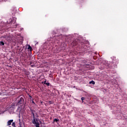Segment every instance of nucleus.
Wrapping results in <instances>:
<instances>
[{"label": "nucleus", "mask_w": 127, "mask_h": 127, "mask_svg": "<svg viewBox=\"0 0 127 127\" xmlns=\"http://www.w3.org/2000/svg\"><path fill=\"white\" fill-rule=\"evenodd\" d=\"M32 123L33 124V125L36 124V123H37V122H36V121L35 120V117L33 118Z\"/></svg>", "instance_id": "423d86ee"}, {"label": "nucleus", "mask_w": 127, "mask_h": 127, "mask_svg": "<svg viewBox=\"0 0 127 127\" xmlns=\"http://www.w3.org/2000/svg\"><path fill=\"white\" fill-rule=\"evenodd\" d=\"M20 127H21V126L20 125Z\"/></svg>", "instance_id": "412c9836"}, {"label": "nucleus", "mask_w": 127, "mask_h": 127, "mask_svg": "<svg viewBox=\"0 0 127 127\" xmlns=\"http://www.w3.org/2000/svg\"><path fill=\"white\" fill-rule=\"evenodd\" d=\"M0 45H2V46L4 45V43H3V42H2V41H0Z\"/></svg>", "instance_id": "9d476101"}, {"label": "nucleus", "mask_w": 127, "mask_h": 127, "mask_svg": "<svg viewBox=\"0 0 127 127\" xmlns=\"http://www.w3.org/2000/svg\"><path fill=\"white\" fill-rule=\"evenodd\" d=\"M30 112L31 113V115H32L33 116V118H35V115H34V113H35V110L30 109Z\"/></svg>", "instance_id": "7ed1b4c3"}, {"label": "nucleus", "mask_w": 127, "mask_h": 127, "mask_svg": "<svg viewBox=\"0 0 127 127\" xmlns=\"http://www.w3.org/2000/svg\"><path fill=\"white\" fill-rule=\"evenodd\" d=\"M47 82H46V80H45L44 82V85H46V83H47Z\"/></svg>", "instance_id": "a211bd4d"}, {"label": "nucleus", "mask_w": 127, "mask_h": 127, "mask_svg": "<svg viewBox=\"0 0 127 127\" xmlns=\"http://www.w3.org/2000/svg\"><path fill=\"white\" fill-rule=\"evenodd\" d=\"M46 85H47V86H50V83L47 82V83H46Z\"/></svg>", "instance_id": "2eb2a0df"}, {"label": "nucleus", "mask_w": 127, "mask_h": 127, "mask_svg": "<svg viewBox=\"0 0 127 127\" xmlns=\"http://www.w3.org/2000/svg\"><path fill=\"white\" fill-rule=\"evenodd\" d=\"M31 67H35V64H31Z\"/></svg>", "instance_id": "dca6fc26"}, {"label": "nucleus", "mask_w": 127, "mask_h": 127, "mask_svg": "<svg viewBox=\"0 0 127 127\" xmlns=\"http://www.w3.org/2000/svg\"><path fill=\"white\" fill-rule=\"evenodd\" d=\"M34 125H36V127H39V123H38V122H37V123Z\"/></svg>", "instance_id": "9b49d317"}, {"label": "nucleus", "mask_w": 127, "mask_h": 127, "mask_svg": "<svg viewBox=\"0 0 127 127\" xmlns=\"http://www.w3.org/2000/svg\"><path fill=\"white\" fill-rule=\"evenodd\" d=\"M13 20H14V19H10L7 21V23L9 24V23H12L13 22Z\"/></svg>", "instance_id": "39448f33"}, {"label": "nucleus", "mask_w": 127, "mask_h": 127, "mask_svg": "<svg viewBox=\"0 0 127 127\" xmlns=\"http://www.w3.org/2000/svg\"><path fill=\"white\" fill-rule=\"evenodd\" d=\"M28 50H30V51H32V48L31 47V46H30V45H28Z\"/></svg>", "instance_id": "6e6552de"}, {"label": "nucleus", "mask_w": 127, "mask_h": 127, "mask_svg": "<svg viewBox=\"0 0 127 127\" xmlns=\"http://www.w3.org/2000/svg\"><path fill=\"white\" fill-rule=\"evenodd\" d=\"M3 38H5V39H6V40H9L10 39V36L9 35H4L3 36Z\"/></svg>", "instance_id": "f03ea898"}, {"label": "nucleus", "mask_w": 127, "mask_h": 127, "mask_svg": "<svg viewBox=\"0 0 127 127\" xmlns=\"http://www.w3.org/2000/svg\"><path fill=\"white\" fill-rule=\"evenodd\" d=\"M84 100H85V97H82L81 100H82V103L84 102Z\"/></svg>", "instance_id": "ddd939ff"}, {"label": "nucleus", "mask_w": 127, "mask_h": 127, "mask_svg": "<svg viewBox=\"0 0 127 127\" xmlns=\"http://www.w3.org/2000/svg\"><path fill=\"white\" fill-rule=\"evenodd\" d=\"M89 84H92V85H95V81L92 80L91 81L89 82Z\"/></svg>", "instance_id": "1a4fd4ad"}, {"label": "nucleus", "mask_w": 127, "mask_h": 127, "mask_svg": "<svg viewBox=\"0 0 127 127\" xmlns=\"http://www.w3.org/2000/svg\"><path fill=\"white\" fill-rule=\"evenodd\" d=\"M57 123L58 122H59V119H55L53 121V124H54V123Z\"/></svg>", "instance_id": "0eeeda50"}, {"label": "nucleus", "mask_w": 127, "mask_h": 127, "mask_svg": "<svg viewBox=\"0 0 127 127\" xmlns=\"http://www.w3.org/2000/svg\"><path fill=\"white\" fill-rule=\"evenodd\" d=\"M49 103L51 104V101H49Z\"/></svg>", "instance_id": "6ab92c4d"}, {"label": "nucleus", "mask_w": 127, "mask_h": 127, "mask_svg": "<svg viewBox=\"0 0 127 127\" xmlns=\"http://www.w3.org/2000/svg\"><path fill=\"white\" fill-rule=\"evenodd\" d=\"M23 103H24V99L23 98L21 97L18 101V105H20V106H22L23 105Z\"/></svg>", "instance_id": "f257e3e1"}, {"label": "nucleus", "mask_w": 127, "mask_h": 127, "mask_svg": "<svg viewBox=\"0 0 127 127\" xmlns=\"http://www.w3.org/2000/svg\"><path fill=\"white\" fill-rule=\"evenodd\" d=\"M31 64H32V62H30V65H31Z\"/></svg>", "instance_id": "aec40b11"}, {"label": "nucleus", "mask_w": 127, "mask_h": 127, "mask_svg": "<svg viewBox=\"0 0 127 127\" xmlns=\"http://www.w3.org/2000/svg\"><path fill=\"white\" fill-rule=\"evenodd\" d=\"M33 100L34 99H32V100H31L32 101V104H34V105H35V102H34V101Z\"/></svg>", "instance_id": "4468645a"}, {"label": "nucleus", "mask_w": 127, "mask_h": 127, "mask_svg": "<svg viewBox=\"0 0 127 127\" xmlns=\"http://www.w3.org/2000/svg\"><path fill=\"white\" fill-rule=\"evenodd\" d=\"M12 127H15V123L14 122L12 123Z\"/></svg>", "instance_id": "f8f14e48"}, {"label": "nucleus", "mask_w": 127, "mask_h": 127, "mask_svg": "<svg viewBox=\"0 0 127 127\" xmlns=\"http://www.w3.org/2000/svg\"><path fill=\"white\" fill-rule=\"evenodd\" d=\"M32 99H33L32 97L31 96H30V99L31 101H32Z\"/></svg>", "instance_id": "f3484780"}, {"label": "nucleus", "mask_w": 127, "mask_h": 127, "mask_svg": "<svg viewBox=\"0 0 127 127\" xmlns=\"http://www.w3.org/2000/svg\"><path fill=\"white\" fill-rule=\"evenodd\" d=\"M13 120H9L7 122V126H10V125H11V123H13Z\"/></svg>", "instance_id": "20e7f679"}]
</instances>
